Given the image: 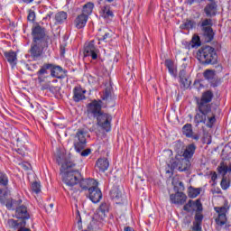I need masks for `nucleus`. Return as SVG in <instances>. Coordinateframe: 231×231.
<instances>
[{
  "instance_id": "obj_51",
  "label": "nucleus",
  "mask_w": 231,
  "mask_h": 231,
  "mask_svg": "<svg viewBox=\"0 0 231 231\" xmlns=\"http://www.w3.org/2000/svg\"><path fill=\"white\" fill-rule=\"evenodd\" d=\"M183 148V143H175V151L176 152H180V149Z\"/></svg>"
},
{
  "instance_id": "obj_43",
  "label": "nucleus",
  "mask_w": 231,
  "mask_h": 231,
  "mask_svg": "<svg viewBox=\"0 0 231 231\" xmlns=\"http://www.w3.org/2000/svg\"><path fill=\"white\" fill-rule=\"evenodd\" d=\"M212 26V19L206 18L204 19L200 23V28L203 30V28H211Z\"/></svg>"
},
{
  "instance_id": "obj_20",
  "label": "nucleus",
  "mask_w": 231,
  "mask_h": 231,
  "mask_svg": "<svg viewBox=\"0 0 231 231\" xmlns=\"http://www.w3.org/2000/svg\"><path fill=\"white\" fill-rule=\"evenodd\" d=\"M51 75L54 79H64L66 77V71L60 66H53L51 68Z\"/></svg>"
},
{
  "instance_id": "obj_59",
  "label": "nucleus",
  "mask_w": 231,
  "mask_h": 231,
  "mask_svg": "<svg viewBox=\"0 0 231 231\" xmlns=\"http://www.w3.org/2000/svg\"><path fill=\"white\" fill-rule=\"evenodd\" d=\"M180 80H183V78L181 77V74L180 75Z\"/></svg>"
},
{
  "instance_id": "obj_6",
  "label": "nucleus",
  "mask_w": 231,
  "mask_h": 231,
  "mask_svg": "<svg viewBox=\"0 0 231 231\" xmlns=\"http://www.w3.org/2000/svg\"><path fill=\"white\" fill-rule=\"evenodd\" d=\"M86 136H88V132L84 129H79L76 133L73 145L77 152H82L86 149V144L88 143Z\"/></svg>"
},
{
  "instance_id": "obj_54",
  "label": "nucleus",
  "mask_w": 231,
  "mask_h": 231,
  "mask_svg": "<svg viewBox=\"0 0 231 231\" xmlns=\"http://www.w3.org/2000/svg\"><path fill=\"white\" fill-rule=\"evenodd\" d=\"M94 78L92 77V76H90L89 78H88V82H92V84H93V82H97V80L96 79H93Z\"/></svg>"
},
{
  "instance_id": "obj_12",
  "label": "nucleus",
  "mask_w": 231,
  "mask_h": 231,
  "mask_svg": "<svg viewBox=\"0 0 231 231\" xmlns=\"http://www.w3.org/2000/svg\"><path fill=\"white\" fill-rule=\"evenodd\" d=\"M98 48L95 46V41H90L85 44L84 55L85 57H91L92 60H97L98 59Z\"/></svg>"
},
{
  "instance_id": "obj_19",
  "label": "nucleus",
  "mask_w": 231,
  "mask_h": 231,
  "mask_svg": "<svg viewBox=\"0 0 231 231\" xmlns=\"http://www.w3.org/2000/svg\"><path fill=\"white\" fill-rule=\"evenodd\" d=\"M170 199L174 205H183L187 201V195L183 192H177L176 194H171Z\"/></svg>"
},
{
  "instance_id": "obj_17",
  "label": "nucleus",
  "mask_w": 231,
  "mask_h": 231,
  "mask_svg": "<svg viewBox=\"0 0 231 231\" xmlns=\"http://www.w3.org/2000/svg\"><path fill=\"white\" fill-rule=\"evenodd\" d=\"M88 198L92 203H99L100 199H102V190H100V188L97 186L90 189L88 191Z\"/></svg>"
},
{
  "instance_id": "obj_21",
  "label": "nucleus",
  "mask_w": 231,
  "mask_h": 231,
  "mask_svg": "<svg viewBox=\"0 0 231 231\" xmlns=\"http://www.w3.org/2000/svg\"><path fill=\"white\" fill-rule=\"evenodd\" d=\"M75 26L78 30H80L88 24V14H81L75 19Z\"/></svg>"
},
{
  "instance_id": "obj_2",
  "label": "nucleus",
  "mask_w": 231,
  "mask_h": 231,
  "mask_svg": "<svg viewBox=\"0 0 231 231\" xmlns=\"http://www.w3.org/2000/svg\"><path fill=\"white\" fill-rule=\"evenodd\" d=\"M108 213L109 204L106 202L101 203L94 214L92 220L88 224V228L89 230H98L99 228H102V226H104V223H106V217H107Z\"/></svg>"
},
{
  "instance_id": "obj_60",
  "label": "nucleus",
  "mask_w": 231,
  "mask_h": 231,
  "mask_svg": "<svg viewBox=\"0 0 231 231\" xmlns=\"http://www.w3.org/2000/svg\"><path fill=\"white\" fill-rule=\"evenodd\" d=\"M51 208H53V204H50Z\"/></svg>"
},
{
  "instance_id": "obj_45",
  "label": "nucleus",
  "mask_w": 231,
  "mask_h": 231,
  "mask_svg": "<svg viewBox=\"0 0 231 231\" xmlns=\"http://www.w3.org/2000/svg\"><path fill=\"white\" fill-rule=\"evenodd\" d=\"M195 222L196 223H203V214H201V211H197L195 215Z\"/></svg>"
},
{
  "instance_id": "obj_32",
  "label": "nucleus",
  "mask_w": 231,
  "mask_h": 231,
  "mask_svg": "<svg viewBox=\"0 0 231 231\" xmlns=\"http://www.w3.org/2000/svg\"><path fill=\"white\" fill-rule=\"evenodd\" d=\"M217 171L219 174H222V176H226L227 172H231V165L228 166L226 162H221Z\"/></svg>"
},
{
  "instance_id": "obj_5",
  "label": "nucleus",
  "mask_w": 231,
  "mask_h": 231,
  "mask_svg": "<svg viewBox=\"0 0 231 231\" xmlns=\"http://www.w3.org/2000/svg\"><path fill=\"white\" fill-rule=\"evenodd\" d=\"M190 161L183 156L177 154L174 159L171 160V168L177 169L180 172H185L190 169Z\"/></svg>"
},
{
  "instance_id": "obj_13",
  "label": "nucleus",
  "mask_w": 231,
  "mask_h": 231,
  "mask_svg": "<svg viewBox=\"0 0 231 231\" xmlns=\"http://www.w3.org/2000/svg\"><path fill=\"white\" fill-rule=\"evenodd\" d=\"M14 217H16L17 219H22V221H24L25 219H30V211H28V207H26L23 203L16 206L14 211Z\"/></svg>"
},
{
  "instance_id": "obj_39",
  "label": "nucleus",
  "mask_w": 231,
  "mask_h": 231,
  "mask_svg": "<svg viewBox=\"0 0 231 231\" xmlns=\"http://www.w3.org/2000/svg\"><path fill=\"white\" fill-rule=\"evenodd\" d=\"M102 17H104V19H109V17H113V11H111V9H109V7L105 6L102 8V13H101Z\"/></svg>"
},
{
  "instance_id": "obj_36",
  "label": "nucleus",
  "mask_w": 231,
  "mask_h": 231,
  "mask_svg": "<svg viewBox=\"0 0 231 231\" xmlns=\"http://www.w3.org/2000/svg\"><path fill=\"white\" fill-rule=\"evenodd\" d=\"M165 66L169 70V73L171 74L172 77H176V69H174V62L171 60H165Z\"/></svg>"
},
{
  "instance_id": "obj_42",
  "label": "nucleus",
  "mask_w": 231,
  "mask_h": 231,
  "mask_svg": "<svg viewBox=\"0 0 231 231\" xmlns=\"http://www.w3.org/2000/svg\"><path fill=\"white\" fill-rule=\"evenodd\" d=\"M31 191L32 194H39L41 192V183L34 181L32 183Z\"/></svg>"
},
{
  "instance_id": "obj_1",
  "label": "nucleus",
  "mask_w": 231,
  "mask_h": 231,
  "mask_svg": "<svg viewBox=\"0 0 231 231\" xmlns=\"http://www.w3.org/2000/svg\"><path fill=\"white\" fill-rule=\"evenodd\" d=\"M212 98H214V93L208 90L202 93L200 98L197 99L196 115L193 121L196 127H199V124H203L208 129L214 127L216 114L212 111V105H210Z\"/></svg>"
},
{
  "instance_id": "obj_41",
  "label": "nucleus",
  "mask_w": 231,
  "mask_h": 231,
  "mask_svg": "<svg viewBox=\"0 0 231 231\" xmlns=\"http://www.w3.org/2000/svg\"><path fill=\"white\" fill-rule=\"evenodd\" d=\"M215 77H216V74L214 73L213 70L207 69L204 72V79H206V80H208L209 82H212Z\"/></svg>"
},
{
  "instance_id": "obj_31",
  "label": "nucleus",
  "mask_w": 231,
  "mask_h": 231,
  "mask_svg": "<svg viewBox=\"0 0 231 231\" xmlns=\"http://www.w3.org/2000/svg\"><path fill=\"white\" fill-rule=\"evenodd\" d=\"M21 203H23V199H18L17 200L15 199H10L6 201L5 199V205L6 206V208H8V210H14V208H17L18 205H21Z\"/></svg>"
},
{
  "instance_id": "obj_34",
  "label": "nucleus",
  "mask_w": 231,
  "mask_h": 231,
  "mask_svg": "<svg viewBox=\"0 0 231 231\" xmlns=\"http://www.w3.org/2000/svg\"><path fill=\"white\" fill-rule=\"evenodd\" d=\"M180 28L182 30H192L196 28V21L194 20H186L181 25Z\"/></svg>"
},
{
  "instance_id": "obj_24",
  "label": "nucleus",
  "mask_w": 231,
  "mask_h": 231,
  "mask_svg": "<svg viewBox=\"0 0 231 231\" xmlns=\"http://www.w3.org/2000/svg\"><path fill=\"white\" fill-rule=\"evenodd\" d=\"M68 19V13L60 11L55 14L54 15V24L57 26L59 24H64Z\"/></svg>"
},
{
  "instance_id": "obj_50",
  "label": "nucleus",
  "mask_w": 231,
  "mask_h": 231,
  "mask_svg": "<svg viewBox=\"0 0 231 231\" xmlns=\"http://www.w3.org/2000/svg\"><path fill=\"white\" fill-rule=\"evenodd\" d=\"M80 154L83 157L89 156V154H91V149H86L83 152H81Z\"/></svg>"
},
{
  "instance_id": "obj_35",
  "label": "nucleus",
  "mask_w": 231,
  "mask_h": 231,
  "mask_svg": "<svg viewBox=\"0 0 231 231\" xmlns=\"http://www.w3.org/2000/svg\"><path fill=\"white\" fill-rule=\"evenodd\" d=\"M93 8H95V5L91 2H88L83 6L82 14H84V15H91L93 13Z\"/></svg>"
},
{
  "instance_id": "obj_23",
  "label": "nucleus",
  "mask_w": 231,
  "mask_h": 231,
  "mask_svg": "<svg viewBox=\"0 0 231 231\" xmlns=\"http://www.w3.org/2000/svg\"><path fill=\"white\" fill-rule=\"evenodd\" d=\"M194 152H196V144L191 143L186 146L181 156L186 160H190L194 156Z\"/></svg>"
},
{
  "instance_id": "obj_55",
  "label": "nucleus",
  "mask_w": 231,
  "mask_h": 231,
  "mask_svg": "<svg viewBox=\"0 0 231 231\" xmlns=\"http://www.w3.org/2000/svg\"><path fill=\"white\" fill-rule=\"evenodd\" d=\"M60 53L64 55L66 53V51L64 50V47L60 46Z\"/></svg>"
},
{
  "instance_id": "obj_11",
  "label": "nucleus",
  "mask_w": 231,
  "mask_h": 231,
  "mask_svg": "<svg viewBox=\"0 0 231 231\" xmlns=\"http://www.w3.org/2000/svg\"><path fill=\"white\" fill-rule=\"evenodd\" d=\"M214 210L217 212V217L215 221L218 226H223V225H226V214L228 213V208L226 207H215Z\"/></svg>"
},
{
  "instance_id": "obj_15",
  "label": "nucleus",
  "mask_w": 231,
  "mask_h": 231,
  "mask_svg": "<svg viewBox=\"0 0 231 231\" xmlns=\"http://www.w3.org/2000/svg\"><path fill=\"white\" fill-rule=\"evenodd\" d=\"M79 187L83 190H88V192L95 189V187H98V181L94 179H82L79 180Z\"/></svg>"
},
{
  "instance_id": "obj_52",
  "label": "nucleus",
  "mask_w": 231,
  "mask_h": 231,
  "mask_svg": "<svg viewBox=\"0 0 231 231\" xmlns=\"http://www.w3.org/2000/svg\"><path fill=\"white\" fill-rule=\"evenodd\" d=\"M200 0H186L187 5H192L194 3H199Z\"/></svg>"
},
{
  "instance_id": "obj_47",
  "label": "nucleus",
  "mask_w": 231,
  "mask_h": 231,
  "mask_svg": "<svg viewBox=\"0 0 231 231\" xmlns=\"http://www.w3.org/2000/svg\"><path fill=\"white\" fill-rule=\"evenodd\" d=\"M77 218H78V228L79 230H82V218L80 217V212L77 211Z\"/></svg>"
},
{
  "instance_id": "obj_16",
  "label": "nucleus",
  "mask_w": 231,
  "mask_h": 231,
  "mask_svg": "<svg viewBox=\"0 0 231 231\" xmlns=\"http://www.w3.org/2000/svg\"><path fill=\"white\" fill-rule=\"evenodd\" d=\"M110 197L116 203V205H122L124 203V195L120 189L114 187L110 191Z\"/></svg>"
},
{
  "instance_id": "obj_46",
  "label": "nucleus",
  "mask_w": 231,
  "mask_h": 231,
  "mask_svg": "<svg viewBox=\"0 0 231 231\" xmlns=\"http://www.w3.org/2000/svg\"><path fill=\"white\" fill-rule=\"evenodd\" d=\"M220 185L223 190H226V189L230 187V181H228L226 179H222Z\"/></svg>"
},
{
  "instance_id": "obj_26",
  "label": "nucleus",
  "mask_w": 231,
  "mask_h": 231,
  "mask_svg": "<svg viewBox=\"0 0 231 231\" xmlns=\"http://www.w3.org/2000/svg\"><path fill=\"white\" fill-rule=\"evenodd\" d=\"M102 100H105L106 104H115V100L113 98V95L111 94V87H107L103 91V94L101 95Z\"/></svg>"
},
{
  "instance_id": "obj_57",
  "label": "nucleus",
  "mask_w": 231,
  "mask_h": 231,
  "mask_svg": "<svg viewBox=\"0 0 231 231\" xmlns=\"http://www.w3.org/2000/svg\"><path fill=\"white\" fill-rule=\"evenodd\" d=\"M106 3H113V1H115V0H106Z\"/></svg>"
},
{
  "instance_id": "obj_27",
  "label": "nucleus",
  "mask_w": 231,
  "mask_h": 231,
  "mask_svg": "<svg viewBox=\"0 0 231 231\" xmlns=\"http://www.w3.org/2000/svg\"><path fill=\"white\" fill-rule=\"evenodd\" d=\"M96 167H97L100 172H106L109 169V161L106 158H100L97 161Z\"/></svg>"
},
{
  "instance_id": "obj_3",
  "label": "nucleus",
  "mask_w": 231,
  "mask_h": 231,
  "mask_svg": "<svg viewBox=\"0 0 231 231\" xmlns=\"http://www.w3.org/2000/svg\"><path fill=\"white\" fill-rule=\"evenodd\" d=\"M61 167L65 171L62 174L63 181L68 187H73L80 182V172L77 170H69V168L75 167L73 162H66Z\"/></svg>"
},
{
  "instance_id": "obj_58",
  "label": "nucleus",
  "mask_w": 231,
  "mask_h": 231,
  "mask_svg": "<svg viewBox=\"0 0 231 231\" xmlns=\"http://www.w3.org/2000/svg\"><path fill=\"white\" fill-rule=\"evenodd\" d=\"M51 15H53V14H47V17L51 18Z\"/></svg>"
},
{
  "instance_id": "obj_61",
  "label": "nucleus",
  "mask_w": 231,
  "mask_h": 231,
  "mask_svg": "<svg viewBox=\"0 0 231 231\" xmlns=\"http://www.w3.org/2000/svg\"><path fill=\"white\" fill-rule=\"evenodd\" d=\"M195 140H198V137H193Z\"/></svg>"
},
{
  "instance_id": "obj_44",
  "label": "nucleus",
  "mask_w": 231,
  "mask_h": 231,
  "mask_svg": "<svg viewBox=\"0 0 231 231\" xmlns=\"http://www.w3.org/2000/svg\"><path fill=\"white\" fill-rule=\"evenodd\" d=\"M0 203L5 205L6 203V189H0Z\"/></svg>"
},
{
  "instance_id": "obj_22",
  "label": "nucleus",
  "mask_w": 231,
  "mask_h": 231,
  "mask_svg": "<svg viewBox=\"0 0 231 231\" xmlns=\"http://www.w3.org/2000/svg\"><path fill=\"white\" fill-rule=\"evenodd\" d=\"M51 64H45L38 70L37 76L39 82H44L45 75H48V69H51Z\"/></svg>"
},
{
  "instance_id": "obj_49",
  "label": "nucleus",
  "mask_w": 231,
  "mask_h": 231,
  "mask_svg": "<svg viewBox=\"0 0 231 231\" xmlns=\"http://www.w3.org/2000/svg\"><path fill=\"white\" fill-rule=\"evenodd\" d=\"M28 21H31V23H33L35 21V12L29 11V14L27 16Z\"/></svg>"
},
{
  "instance_id": "obj_25",
  "label": "nucleus",
  "mask_w": 231,
  "mask_h": 231,
  "mask_svg": "<svg viewBox=\"0 0 231 231\" xmlns=\"http://www.w3.org/2000/svg\"><path fill=\"white\" fill-rule=\"evenodd\" d=\"M4 57H5V60L11 66H15L17 64V53L14 51H5Z\"/></svg>"
},
{
  "instance_id": "obj_7",
  "label": "nucleus",
  "mask_w": 231,
  "mask_h": 231,
  "mask_svg": "<svg viewBox=\"0 0 231 231\" xmlns=\"http://www.w3.org/2000/svg\"><path fill=\"white\" fill-rule=\"evenodd\" d=\"M32 42L40 44H48V37L46 36V30L41 25H36L32 29Z\"/></svg>"
},
{
  "instance_id": "obj_29",
  "label": "nucleus",
  "mask_w": 231,
  "mask_h": 231,
  "mask_svg": "<svg viewBox=\"0 0 231 231\" xmlns=\"http://www.w3.org/2000/svg\"><path fill=\"white\" fill-rule=\"evenodd\" d=\"M217 10V5H216V3L208 4L204 8V12L207 17H212V15H216Z\"/></svg>"
},
{
  "instance_id": "obj_30",
  "label": "nucleus",
  "mask_w": 231,
  "mask_h": 231,
  "mask_svg": "<svg viewBox=\"0 0 231 231\" xmlns=\"http://www.w3.org/2000/svg\"><path fill=\"white\" fill-rule=\"evenodd\" d=\"M201 46V40L199 36L194 35L191 41L188 43L187 48L188 50H192V48H199Z\"/></svg>"
},
{
  "instance_id": "obj_37",
  "label": "nucleus",
  "mask_w": 231,
  "mask_h": 231,
  "mask_svg": "<svg viewBox=\"0 0 231 231\" xmlns=\"http://www.w3.org/2000/svg\"><path fill=\"white\" fill-rule=\"evenodd\" d=\"M201 194V188H189V198L194 199L198 198Z\"/></svg>"
},
{
  "instance_id": "obj_8",
  "label": "nucleus",
  "mask_w": 231,
  "mask_h": 231,
  "mask_svg": "<svg viewBox=\"0 0 231 231\" xmlns=\"http://www.w3.org/2000/svg\"><path fill=\"white\" fill-rule=\"evenodd\" d=\"M97 125L103 129V131H106V133H109L111 131V122H113V116L106 112H103L100 114L99 116L96 117Z\"/></svg>"
},
{
  "instance_id": "obj_9",
  "label": "nucleus",
  "mask_w": 231,
  "mask_h": 231,
  "mask_svg": "<svg viewBox=\"0 0 231 231\" xmlns=\"http://www.w3.org/2000/svg\"><path fill=\"white\" fill-rule=\"evenodd\" d=\"M44 48H48L47 43H39L32 42L31 44V49L29 51L32 59H33V60H37V59H39L42 55Z\"/></svg>"
},
{
  "instance_id": "obj_28",
  "label": "nucleus",
  "mask_w": 231,
  "mask_h": 231,
  "mask_svg": "<svg viewBox=\"0 0 231 231\" xmlns=\"http://www.w3.org/2000/svg\"><path fill=\"white\" fill-rule=\"evenodd\" d=\"M201 30L205 42H212V41L214 40V30H212V27L203 28Z\"/></svg>"
},
{
  "instance_id": "obj_53",
  "label": "nucleus",
  "mask_w": 231,
  "mask_h": 231,
  "mask_svg": "<svg viewBox=\"0 0 231 231\" xmlns=\"http://www.w3.org/2000/svg\"><path fill=\"white\" fill-rule=\"evenodd\" d=\"M21 3H24L25 5H31V3L33 2V0H19Z\"/></svg>"
},
{
  "instance_id": "obj_14",
  "label": "nucleus",
  "mask_w": 231,
  "mask_h": 231,
  "mask_svg": "<svg viewBox=\"0 0 231 231\" xmlns=\"http://www.w3.org/2000/svg\"><path fill=\"white\" fill-rule=\"evenodd\" d=\"M183 209L186 212H201L203 210V205L201 204V200H189V202L184 205Z\"/></svg>"
},
{
  "instance_id": "obj_18",
  "label": "nucleus",
  "mask_w": 231,
  "mask_h": 231,
  "mask_svg": "<svg viewBox=\"0 0 231 231\" xmlns=\"http://www.w3.org/2000/svg\"><path fill=\"white\" fill-rule=\"evenodd\" d=\"M73 100L74 102L86 100V89L80 86L75 87L73 89Z\"/></svg>"
},
{
  "instance_id": "obj_48",
  "label": "nucleus",
  "mask_w": 231,
  "mask_h": 231,
  "mask_svg": "<svg viewBox=\"0 0 231 231\" xmlns=\"http://www.w3.org/2000/svg\"><path fill=\"white\" fill-rule=\"evenodd\" d=\"M192 231H201V223L194 221Z\"/></svg>"
},
{
  "instance_id": "obj_56",
  "label": "nucleus",
  "mask_w": 231,
  "mask_h": 231,
  "mask_svg": "<svg viewBox=\"0 0 231 231\" xmlns=\"http://www.w3.org/2000/svg\"><path fill=\"white\" fill-rule=\"evenodd\" d=\"M217 175L216 173H214L211 177V180H217Z\"/></svg>"
},
{
  "instance_id": "obj_10",
  "label": "nucleus",
  "mask_w": 231,
  "mask_h": 231,
  "mask_svg": "<svg viewBox=\"0 0 231 231\" xmlns=\"http://www.w3.org/2000/svg\"><path fill=\"white\" fill-rule=\"evenodd\" d=\"M88 115H90V116H93L94 118H97L101 113H104L102 111V100H94L91 103H89L87 106Z\"/></svg>"
},
{
  "instance_id": "obj_33",
  "label": "nucleus",
  "mask_w": 231,
  "mask_h": 231,
  "mask_svg": "<svg viewBox=\"0 0 231 231\" xmlns=\"http://www.w3.org/2000/svg\"><path fill=\"white\" fill-rule=\"evenodd\" d=\"M182 134L186 136L187 138H192L194 132L192 131V125L190 124H186L182 127Z\"/></svg>"
},
{
  "instance_id": "obj_40",
  "label": "nucleus",
  "mask_w": 231,
  "mask_h": 231,
  "mask_svg": "<svg viewBox=\"0 0 231 231\" xmlns=\"http://www.w3.org/2000/svg\"><path fill=\"white\" fill-rule=\"evenodd\" d=\"M0 185L3 187L8 186V175L3 171H0Z\"/></svg>"
},
{
  "instance_id": "obj_38",
  "label": "nucleus",
  "mask_w": 231,
  "mask_h": 231,
  "mask_svg": "<svg viewBox=\"0 0 231 231\" xmlns=\"http://www.w3.org/2000/svg\"><path fill=\"white\" fill-rule=\"evenodd\" d=\"M97 37L99 41H106L111 37V34L106 31V29H100L99 32H97Z\"/></svg>"
},
{
  "instance_id": "obj_4",
  "label": "nucleus",
  "mask_w": 231,
  "mask_h": 231,
  "mask_svg": "<svg viewBox=\"0 0 231 231\" xmlns=\"http://www.w3.org/2000/svg\"><path fill=\"white\" fill-rule=\"evenodd\" d=\"M197 58L201 64H216L217 62V53L211 46H205L197 52Z\"/></svg>"
}]
</instances>
